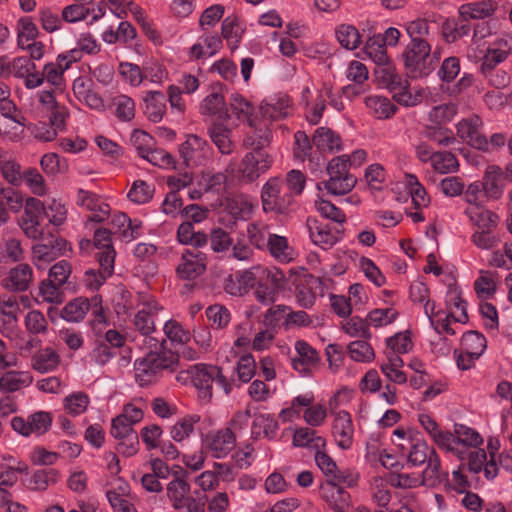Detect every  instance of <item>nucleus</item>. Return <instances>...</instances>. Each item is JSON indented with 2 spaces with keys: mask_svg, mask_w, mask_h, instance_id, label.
Segmentation results:
<instances>
[{
  "mask_svg": "<svg viewBox=\"0 0 512 512\" xmlns=\"http://www.w3.org/2000/svg\"><path fill=\"white\" fill-rule=\"evenodd\" d=\"M269 142L268 135L259 137L258 140L252 137L244 140V145L252 147V151L245 154L238 168V177L243 181L251 183L271 168L273 158L264 150Z\"/></svg>",
  "mask_w": 512,
  "mask_h": 512,
  "instance_id": "nucleus-2",
  "label": "nucleus"
},
{
  "mask_svg": "<svg viewBox=\"0 0 512 512\" xmlns=\"http://www.w3.org/2000/svg\"><path fill=\"white\" fill-rule=\"evenodd\" d=\"M432 166L438 173L447 174L456 172L459 169V162L456 155L450 151L435 152Z\"/></svg>",
  "mask_w": 512,
  "mask_h": 512,
  "instance_id": "nucleus-59",
  "label": "nucleus"
},
{
  "mask_svg": "<svg viewBox=\"0 0 512 512\" xmlns=\"http://www.w3.org/2000/svg\"><path fill=\"white\" fill-rule=\"evenodd\" d=\"M365 104L378 119L391 118L398 110V107L386 97L369 96L365 99Z\"/></svg>",
  "mask_w": 512,
  "mask_h": 512,
  "instance_id": "nucleus-42",
  "label": "nucleus"
},
{
  "mask_svg": "<svg viewBox=\"0 0 512 512\" xmlns=\"http://www.w3.org/2000/svg\"><path fill=\"white\" fill-rule=\"evenodd\" d=\"M76 203L81 207H85L92 214L88 217V221L102 223L111 215V207L103 198L91 191L78 189Z\"/></svg>",
  "mask_w": 512,
  "mask_h": 512,
  "instance_id": "nucleus-17",
  "label": "nucleus"
},
{
  "mask_svg": "<svg viewBox=\"0 0 512 512\" xmlns=\"http://www.w3.org/2000/svg\"><path fill=\"white\" fill-rule=\"evenodd\" d=\"M33 282V269L28 263L19 262L12 267L8 275L2 280L3 286L16 292H24Z\"/></svg>",
  "mask_w": 512,
  "mask_h": 512,
  "instance_id": "nucleus-21",
  "label": "nucleus"
},
{
  "mask_svg": "<svg viewBox=\"0 0 512 512\" xmlns=\"http://www.w3.org/2000/svg\"><path fill=\"white\" fill-rule=\"evenodd\" d=\"M89 308H91L89 298L77 297L63 307L61 317L69 322H79L84 319Z\"/></svg>",
  "mask_w": 512,
  "mask_h": 512,
  "instance_id": "nucleus-44",
  "label": "nucleus"
},
{
  "mask_svg": "<svg viewBox=\"0 0 512 512\" xmlns=\"http://www.w3.org/2000/svg\"><path fill=\"white\" fill-rule=\"evenodd\" d=\"M470 20L465 15L447 18L442 24V36L447 43H454L471 31Z\"/></svg>",
  "mask_w": 512,
  "mask_h": 512,
  "instance_id": "nucleus-25",
  "label": "nucleus"
},
{
  "mask_svg": "<svg viewBox=\"0 0 512 512\" xmlns=\"http://www.w3.org/2000/svg\"><path fill=\"white\" fill-rule=\"evenodd\" d=\"M430 457L426 461L427 467L423 471V478L430 486L440 484L449 485V473L444 471L441 466V460L435 450H431Z\"/></svg>",
  "mask_w": 512,
  "mask_h": 512,
  "instance_id": "nucleus-32",
  "label": "nucleus"
},
{
  "mask_svg": "<svg viewBox=\"0 0 512 512\" xmlns=\"http://www.w3.org/2000/svg\"><path fill=\"white\" fill-rule=\"evenodd\" d=\"M502 178L503 171L501 167L498 165L487 166L483 176V181H481L486 196L496 200L501 197L503 193V187L500 184V181Z\"/></svg>",
  "mask_w": 512,
  "mask_h": 512,
  "instance_id": "nucleus-36",
  "label": "nucleus"
},
{
  "mask_svg": "<svg viewBox=\"0 0 512 512\" xmlns=\"http://www.w3.org/2000/svg\"><path fill=\"white\" fill-rule=\"evenodd\" d=\"M457 112V105L455 103L449 102L434 106L428 114V119L433 124L445 126L453 120Z\"/></svg>",
  "mask_w": 512,
  "mask_h": 512,
  "instance_id": "nucleus-56",
  "label": "nucleus"
},
{
  "mask_svg": "<svg viewBox=\"0 0 512 512\" xmlns=\"http://www.w3.org/2000/svg\"><path fill=\"white\" fill-rule=\"evenodd\" d=\"M257 284L255 295L259 302L269 304L276 301L280 291L288 284L285 273L277 267L257 266Z\"/></svg>",
  "mask_w": 512,
  "mask_h": 512,
  "instance_id": "nucleus-6",
  "label": "nucleus"
},
{
  "mask_svg": "<svg viewBox=\"0 0 512 512\" xmlns=\"http://www.w3.org/2000/svg\"><path fill=\"white\" fill-rule=\"evenodd\" d=\"M386 346L394 353L405 354L413 349V342L411 339V332H398L395 335L386 339Z\"/></svg>",
  "mask_w": 512,
  "mask_h": 512,
  "instance_id": "nucleus-64",
  "label": "nucleus"
},
{
  "mask_svg": "<svg viewBox=\"0 0 512 512\" xmlns=\"http://www.w3.org/2000/svg\"><path fill=\"white\" fill-rule=\"evenodd\" d=\"M363 52L376 64L388 61L387 47L379 33L368 37Z\"/></svg>",
  "mask_w": 512,
  "mask_h": 512,
  "instance_id": "nucleus-49",
  "label": "nucleus"
},
{
  "mask_svg": "<svg viewBox=\"0 0 512 512\" xmlns=\"http://www.w3.org/2000/svg\"><path fill=\"white\" fill-rule=\"evenodd\" d=\"M257 428H263L264 437L273 440L277 436L279 424L274 414H260L252 423L251 435L255 440L259 439L261 434Z\"/></svg>",
  "mask_w": 512,
  "mask_h": 512,
  "instance_id": "nucleus-41",
  "label": "nucleus"
},
{
  "mask_svg": "<svg viewBox=\"0 0 512 512\" xmlns=\"http://www.w3.org/2000/svg\"><path fill=\"white\" fill-rule=\"evenodd\" d=\"M24 259L25 251L19 239L9 237L3 240L2 252L0 253V264L19 263Z\"/></svg>",
  "mask_w": 512,
  "mask_h": 512,
  "instance_id": "nucleus-46",
  "label": "nucleus"
},
{
  "mask_svg": "<svg viewBox=\"0 0 512 512\" xmlns=\"http://www.w3.org/2000/svg\"><path fill=\"white\" fill-rule=\"evenodd\" d=\"M176 238L179 243L194 248H201L208 242V235L201 231L196 232L191 221H184L179 225Z\"/></svg>",
  "mask_w": 512,
  "mask_h": 512,
  "instance_id": "nucleus-37",
  "label": "nucleus"
},
{
  "mask_svg": "<svg viewBox=\"0 0 512 512\" xmlns=\"http://www.w3.org/2000/svg\"><path fill=\"white\" fill-rule=\"evenodd\" d=\"M477 230H495L499 217L496 213L482 206L468 207L464 211Z\"/></svg>",
  "mask_w": 512,
  "mask_h": 512,
  "instance_id": "nucleus-30",
  "label": "nucleus"
},
{
  "mask_svg": "<svg viewBox=\"0 0 512 512\" xmlns=\"http://www.w3.org/2000/svg\"><path fill=\"white\" fill-rule=\"evenodd\" d=\"M497 8L498 3L495 0H482L461 5L458 13L469 20H478L492 16Z\"/></svg>",
  "mask_w": 512,
  "mask_h": 512,
  "instance_id": "nucleus-33",
  "label": "nucleus"
},
{
  "mask_svg": "<svg viewBox=\"0 0 512 512\" xmlns=\"http://www.w3.org/2000/svg\"><path fill=\"white\" fill-rule=\"evenodd\" d=\"M173 472V479L167 485V497L175 510L185 507V499L190 492V484L187 482L188 472L180 466Z\"/></svg>",
  "mask_w": 512,
  "mask_h": 512,
  "instance_id": "nucleus-20",
  "label": "nucleus"
},
{
  "mask_svg": "<svg viewBox=\"0 0 512 512\" xmlns=\"http://www.w3.org/2000/svg\"><path fill=\"white\" fill-rule=\"evenodd\" d=\"M40 32L30 16H24L17 21V43L18 46H23L25 43L35 41Z\"/></svg>",
  "mask_w": 512,
  "mask_h": 512,
  "instance_id": "nucleus-55",
  "label": "nucleus"
},
{
  "mask_svg": "<svg viewBox=\"0 0 512 512\" xmlns=\"http://www.w3.org/2000/svg\"><path fill=\"white\" fill-rule=\"evenodd\" d=\"M60 472L55 468L36 470L28 481V488L35 491H44L50 485L57 483Z\"/></svg>",
  "mask_w": 512,
  "mask_h": 512,
  "instance_id": "nucleus-43",
  "label": "nucleus"
},
{
  "mask_svg": "<svg viewBox=\"0 0 512 512\" xmlns=\"http://www.w3.org/2000/svg\"><path fill=\"white\" fill-rule=\"evenodd\" d=\"M461 347L465 351L482 355L487 347V341L482 333L471 330L463 334L461 338Z\"/></svg>",
  "mask_w": 512,
  "mask_h": 512,
  "instance_id": "nucleus-61",
  "label": "nucleus"
},
{
  "mask_svg": "<svg viewBox=\"0 0 512 512\" xmlns=\"http://www.w3.org/2000/svg\"><path fill=\"white\" fill-rule=\"evenodd\" d=\"M160 309L155 301L145 303L132 320L135 330L144 336L152 334L155 331L154 317Z\"/></svg>",
  "mask_w": 512,
  "mask_h": 512,
  "instance_id": "nucleus-26",
  "label": "nucleus"
},
{
  "mask_svg": "<svg viewBox=\"0 0 512 512\" xmlns=\"http://www.w3.org/2000/svg\"><path fill=\"white\" fill-rule=\"evenodd\" d=\"M231 130L222 123H213L208 128V134L212 142L222 154H231L235 145L231 140Z\"/></svg>",
  "mask_w": 512,
  "mask_h": 512,
  "instance_id": "nucleus-38",
  "label": "nucleus"
},
{
  "mask_svg": "<svg viewBox=\"0 0 512 512\" xmlns=\"http://www.w3.org/2000/svg\"><path fill=\"white\" fill-rule=\"evenodd\" d=\"M225 89L226 86L219 81L213 82L210 85V92L200 105V110L203 115L217 116L222 120L231 118L223 94Z\"/></svg>",
  "mask_w": 512,
  "mask_h": 512,
  "instance_id": "nucleus-15",
  "label": "nucleus"
},
{
  "mask_svg": "<svg viewBox=\"0 0 512 512\" xmlns=\"http://www.w3.org/2000/svg\"><path fill=\"white\" fill-rule=\"evenodd\" d=\"M406 32L410 42L416 44L418 41H429L430 25L427 19L417 18L406 24Z\"/></svg>",
  "mask_w": 512,
  "mask_h": 512,
  "instance_id": "nucleus-60",
  "label": "nucleus"
},
{
  "mask_svg": "<svg viewBox=\"0 0 512 512\" xmlns=\"http://www.w3.org/2000/svg\"><path fill=\"white\" fill-rule=\"evenodd\" d=\"M39 101L43 105L44 109L47 111L48 115H53V118L56 122L62 124V119L57 120L59 116H69V111L65 105H61L56 101L54 96V91L44 90L39 93Z\"/></svg>",
  "mask_w": 512,
  "mask_h": 512,
  "instance_id": "nucleus-58",
  "label": "nucleus"
},
{
  "mask_svg": "<svg viewBox=\"0 0 512 512\" xmlns=\"http://www.w3.org/2000/svg\"><path fill=\"white\" fill-rule=\"evenodd\" d=\"M203 443L214 458L226 457L236 446V436L230 427L209 432Z\"/></svg>",
  "mask_w": 512,
  "mask_h": 512,
  "instance_id": "nucleus-16",
  "label": "nucleus"
},
{
  "mask_svg": "<svg viewBox=\"0 0 512 512\" xmlns=\"http://www.w3.org/2000/svg\"><path fill=\"white\" fill-rule=\"evenodd\" d=\"M339 396L340 392H337L329 400L330 413L334 416L332 436L341 449L349 450L353 445L355 429L351 414L345 410L337 411Z\"/></svg>",
  "mask_w": 512,
  "mask_h": 512,
  "instance_id": "nucleus-8",
  "label": "nucleus"
},
{
  "mask_svg": "<svg viewBox=\"0 0 512 512\" xmlns=\"http://www.w3.org/2000/svg\"><path fill=\"white\" fill-rule=\"evenodd\" d=\"M207 257L204 253L186 249L181 256V262L176 268V274L181 280H195L206 271Z\"/></svg>",
  "mask_w": 512,
  "mask_h": 512,
  "instance_id": "nucleus-18",
  "label": "nucleus"
},
{
  "mask_svg": "<svg viewBox=\"0 0 512 512\" xmlns=\"http://www.w3.org/2000/svg\"><path fill=\"white\" fill-rule=\"evenodd\" d=\"M102 302V296L99 294L89 299L91 305V308H89L91 312L90 326L95 332H102L103 327L110 324L109 308L104 307Z\"/></svg>",
  "mask_w": 512,
  "mask_h": 512,
  "instance_id": "nucleus-39",
  "label": "nucleus"
},
{
  "mask_svg": "<svg viewBox=\"0 0 512 512\" xmlns=\"http://www.w3.org/2000/svg\"><path fill=\"white\" fill-rule=\"evenodd\" d=\"M447 304L460 311L459 315H455L453 312L449 313V316L455 322L466 323L469 320L467 313V303L462 298L461 290L456 285H450L447 292Z\"/></svg>",
  "mask_w": 512,
  "mask_h": 512,
  "instance_id": "nucleus-48",
  "label": "nucleus"
},
{
  "mask_svg": "<svg viewBox=\"0 0 512 512\" xmlns=\"http://www.w3.org/2000/svg\"><path fill=\"white\" fill-rule=\"evenodd\" d=\"M405 179L414 208L420 209L421 207H427L430 204V197L425 187L419 182L417 176L406 173Z\"/></svg>",
  "mask_w": 512,
  "mask_h": 512,
  "instance_id": "nucleus-45",
  "label": "nucleus"
},
{
  "mask_svg": "<svg viewBox=\"0 0 512 512\" xmlns=\"http://www.w3.org/2000/svg\"><path fill=\"white\" fill-rule=\"evenodd\" d=\"M327 173L329 180L318 183V189L321 185L328 193L332 195H345L349 193L357 183V177L350 173L349 160L346 155H340L332 158L327 164Z\"/></svg>",
  "mask_w": 512,
  "mask_h": 512,
  "instance_id": "nucleus-5",
  "label": "nucleus"
},
{
  "mask_svg": "<svg viewBox=\"0 0 512 512\" xmlns=\"http://www.w3.org/2000/svg\"><path fill=\"white\" fill-rule=\"evenodd\" d=\"M68 117L59 116L57 120L62 119V124L56 122L53 115H48L49 122L39 121L30 127L31 133L38 140L50 142L56 139L58 132H62L66 129V119Z\"/></svg>",
  "mask_w": 512,
  "mask_h": 512,
  "instance_id": "nucleus-28",
  "label": "nucleus"
},
{
  "mask_svg": "<svg viewBox=\"0 0 512 512\" xmlns=\"http://www.w3.org/2000/svg\"><path fill=\"white\" fill-rule=\"evenodd\" d=\"M266 250L270 255L281 263H289L295 258V250L289 245L288 239L285 236L271 234Z\"/></svg>",
  "mask_w": 512,
  "mask_h": 512,
  "instance_id": "nucleus-34",
  "label": "nucleus"
},
{
  "mask_svg": "<svg viewBox=\"0 0 512 512\" xmlns=\"http://www.w3.org/2000/svg\"><path fill=\"white\" fill-rule=\"evenodd\" d=\"M154 193L155 186L153 184L139 179L133 182L127 197L136 204H146L152 200Z\"/></svg>",
  "mask_w": 512,
  "mask_h": 512,
  "instance_id": "nucleus-54",
  "label": "nucleus"
},
{
  "mask_svg": "<svg viewBox=\"0 0 512 512\" xmlns=\"http://www.w3.org/2000/svg\"><path fill=\"white\" fill-rule=\"evenodd\" d=\"M284 182V189L289 192V194L295 199V196H300L305 188L306 184V176L300 170H290L285 179H282Z\"/></svg>",
  "mask_w": 512,
  "mask_h": 512,
  "instance_id": "nucleus-63",
  "label": "nucleus"
},
{
  "mask_svg": "<svg viewBox=\"0 0 512 512\" xmlns=\"http://www.w3.org/2000/svg\"><path fill=\"white\" fill-rule=\"evenodd\" d=\"M111 107L120 121L128 122L135 116V102L127 95L121 94L112 98Z\"/></svg>",
  "mask_w": 512,
  "mask_h": 512,
  "instance_id": "nucleus-51",
  "label": "nucleus"
},
{
  "mask_svg": "<svg viewBox=\"0 0 512 512\" xmlns=\"http://www.w3.org/2000/svg\"><path fill=\"white\" fill-rule=\"evenodd\" d=\"M228 109L241 121H248L254 113V106L237 93L231 96Z\"/></svg>",
  "mask_w": 512,
  "mask_h": 512,
  "instance_id": "nucleus-62",
  "label": "nucleus"
},
{
  "mask_svg": "<svg viewBox=\"0 0 512 512\" xmlns=\"http://www.w3.org/2000/svg\"><path fill=\"white\" fill-rule=\"evenodd\" d=\"M335 34L340 45L348 50L358 48L361 43V35L353 25L341 24L336 28Z\"/></svg>",
  "mask_w": 512,
  "mask_h": 512,
  "instance_id": "nucleus-50",
  "label": "nucleus"
},
{
  "mask_svg": "<svg viewBox=\"0 0 512 512\" xmlns=\"http://www.w3.org/2000/svg\"><path fill=\"white\" fill-rule=\"evenodd\" d=\"M483 122L480 116L473 114L467 118L461 119L456 124V134L465 143L471 147L487 151L489 142L480 132Z\"/></svg>",
  "mask_w": 512,
  "mask_h": 512,
  "instance_id": "nucleus-14",
  "label": "nucleus"
},
{
  "mask_svg": "<svg viewBox=\"0 0 512 512\" xmlns=\"http://www.w3.org/2000/svg\"><path fill=\"white\" fill-rule=\"evenodd\" d=\"M319 493L334 512H347L351 505L350 493L334 482L323 481L320 484Z\"/></svg>",
  "mask_w": 512,
  "mask_h": 512,
  "instance_id": "nucleus-19",
  "label": "nucleus"
},
{
  "mask_svg": "<svg viewBox=\"0 0 512 512\" xmlns=\"http://www.w3.org/2000/svg\"><path fill=\"white\" fill-rule=\"evenodd\" d=\"M94 249L98 251L95 253V258L98 263H104V258L107 257L115 265L116 251L112 242V233L109 229L98 228L93 236Z\"/></svg>",
  "mask_w": 512,
  "mask_h": 512,
  "instance_id": "nucleus-27",
  "label": "nucleus"
},
{
  "mask_svg": "<svg viewBox=\"0 0 512 512\" xmlns=\"http://www.w3.org/2000/svg\"><path fill=\"white\" fill-rule=\"evenodd\" d=\"M143 112L151 122H160L167 110V98L162 91H147L143 97Z\"/></svg>",
  "mask_w": 512,
  "mask_h": 512,
  "instance_id": "nucleus-23",
  "label": "nucleus"
},
{
  "mask_svg": "<svg viewBox=\"0 0 512 512\" xmlns=\"http://www.w3.org/2000/svg\"><path fill=\"white\" fill-rule=\"evenodd\" d=\"M166 344L165 339L158 341L150 337L151 350L144 357L135 360V380L141 387L157 383L165 371H176L180 361L179 354L168 349Z\"/></svg>",
  "mask_w": 512,
  "mask_h": 512,
  "instance_id": "nucleus-1",
  "label": "nucleus"
},
{
  "mask_svg": "<svg viewBox=\"0 0 512 512\" xmlns=\"http://www.w3.org/2000/svg\"><path fill=\"white\" fill-rule=\"evenodd\" d=\"M313 144L317 148V153H335L342 149V139L339 134L328 127H318L312 138Z\"/></svg>",
  "mask_w": 512,
  "mask_h": 512,
  "instance_id": "nucleus-24",
  "label": "nucleus"
},
{
  "mask_svg": "<svg viewBox=\"0 0 512 512\" xmlns=\"http://www.w3.org/2000/svg\"><path fill=\"white\" fill-rule=\"evenodd\" d=\"M104 263H99V269H88L83 276V282L90 290H98L114 273L113 262L104 258Z\"/></svg>",
  "mask_w": 512,
  "mask_h": 512,
  "instance_id": "nucleus-35",
  "label": "nucleus"
},
{
  "mask_svg": "<svg viewBox=\"0 0 512 512\" xmlns=\"http://www.w3.org/2000/svg\"><path fill=\"white\" fill-rule=\"evenodd\" d=\"M295 298L298 305L310 309L316 301L317 295H324V279L310 273L295 276Z\"/></svg>",
  "mask_w": 512,
  "mask_h": 512,
  "instance_id": "nucleus-11",
  "label": "nucleus"
},
{
  "mask_svg": "<svg viewBox=\"0 0 512 512\" xmlns=\"http://www.w3.org/2000/svg\"><path fill=\"white\" fill-rule=\"evenodd\" d=\"M424 136L439 146H450L456 139L451 129L441 125H427L423 131Z\"/></svg>",
  "mask_w": 512,
  "mask_h": 512,
  "instance_id": "nucleus-52",
  "label": "nucleus"
},
{
  "mask_svg": "<svg viewBox=\"0 0 512 512\" xmlns=\"http://www.w3.org/2000/svg\"><path fill=\"white\" fill-rule=\"evenodd\" d=\"M210 149V145L205 139L190 134L180 144L179 156L186 167H198L205 164Z\"/></svg>",
  "mask_w": 512,
  "mask_h": 512,
  "instance_id": "nucleus-13",
  "label": "nucleus"
},
{
  "mask_svg": "<svg viewBox=\"0 0 512 512\" xmlns=\"http://www.w3.org/2000/svg\"><path fill=\"white\" fill-rule=\"evenodd\" d=\"M186 374L190 377L192 385L196 388L198 398L204 403H208L212 399L214 382L224 390L226 395L232 391L230 380L223 375L222 368L219 366L198 363L191 366L186 371Z\"/></svg>",
  "mask_w": 512,
  "mask_h": 512,
  "instance_id": "nucleus-3",
  "label": "nucleus"
},
{
  "mask_svg": "<svg viewBox=\"0 0 512 512\" xmlns=\"http://www.w3.org/2000/svg\"><path fill=\"white\" fill-rule=\"evenodd\" d=\"M201 417L197 414L186 415L171 428V437L177 442L188 438L194 431V425L200 422Z\"/></svg>",
  "mask_w": 512,
  "mask_h": 512,
  "instance_id": "nucleus-57",
  "label": "nucleus"
},
{
  "mask_svg": "<svg viewBox=\"0 0 512 512\" xmlns=\"http://www.w3.org/2000/svg\"><path fill=\"white\" fill-rule=\"evenodd\" d=\"M409 443L410 450L408 453V463L412 466H420L428 460L430 457L431 450H435L430 447L425 440L421 438L420 432H413L409 430Z\"/></svg>",
  "mask_w": 512,
  "mask_h": 512,
  "instance_id": "nucleus-29",
  "label": "nucleus"
},
{
  "mask_svg": "<svg viewBox=\"0 0 512 512\" xmlns=\"http://www.w3.org/2000/svg\"><path fill=\"white\" fill-rule=\"evenodd\" d=\"M299 358L293 360L296 370H306L307 366L315 365L319 361L318 352L304 340H298L295 344Z\"/></svg>",
  "mask_w": 512,
  "mask_h": 512,
  "instance_id": "nucleus-47",
  "label": "nucleus"
},
{
  "mask_svg": "<svg viewBox=\"0 0 512 512\" xmlns=\"http://www.w3.org/2000/svg\"><path fill=\"white\" fill-rule=\"evenodd\" d=\"M294 158L298 161L304 162L309 160L310 164L319 167L325 163V157L317 152L312 153V143L308 135L304 131H297L294 134Z\"/></svg>",
  "mask_w": 512,
  "mask_h": 512,
  "instance_id": "nucleus-22",
  "label": "nucleus"
},
{
  "mask_svg": "<svg viewBox=\"0 0 512 512\" xmlns=\"http://www.w3.org/2000/svg\"><path fill=\"white\" fill-rule=\"evenodd\" d=\"M48 211L44 203L34 197L26 199L24 213L19 220L23 233L30 239H38L44 234L45 220Z\"/></svg>",
  "mask_w": 512,
  "mask_h": 512,
  "instance_id": "nucleus-9",
  "label": "nucleus"
},
{
  "mask_svg": "<svg viewBox=\"0 0 512 512\" xmlns=\"http://www.w3.org/2000/svg\"><path fill=\"white\" fill-rule=\"evenodd\" d=\"M205 314L209 326L213 329H224L231 321L230 311L222 304L210 305Z\"/></svg>",
  "mask_w": 512,
  "mask_h": 512,
  "instance_id": "nucleus-53",
  "label": "nucleus"
},
{
  "mask_svg": "<svg viewBox=\"0 0 512 512\" xmlns=\"http://www.w3.org/2000/svg\"><path fill=\"white\" fill-rule=\"evenodd\" d=\"M405 73L410 79H421L429 76L437 66V58L431 57L429 41L408 43L402 53Z\"/></svg>",
  "mask_w": 512,
  "mask_h": 512,
  "instance_id": "nucleus-4",
  "label": "nucleus"
},
{
  "mask_svg": "<svg viewBox=\"0 0 512 512\" xmlns=\"http://www.w3.org/2000/svg\"><path fill=\"white\" fill-rule=\"evenodd\" d=\"M306 225L312 242L323 250L331 249L344 234L343 226H335L314 217H308Z\"/></svg>",
  "mask_w": 512,
  "mask_h": 512,
  "instance_id": "nucleus-12",
  "label": "nucleus"
},
{
  "mask_svg": "<svg viewBox=\"0 0 512 512\" xmlns=\"http://www.w3.org/2000/svg\"><path fill=\"white\" fill-rule=\"evenodd\" d=\"M37 243L32 246L31 256L33 263L40 266L41 263H49L56 258L71 251V244L59 235L48 233L39 237Z\"/></svg>",
  "mask_w": 512,
  "mask_h": 512,
  "instance_id": "nucleus-10",
  "label": "nucleus"
},
{
  "mask_svg": "<svg viewBox=\"0 0 512 512\" xmlns=\"http://www.w3.org/2000/svg\"><path fill=\"white\" fill-rule=\"evenodd\" d=\"M60 364V356L50 347L38 351L32 357V368L40 373L54 371Z\"/></svg>",
  "mask_w": 512,
  "mask_h": 512,
  "instance_id": "nucleus-40",
  "label": "nucleus"
},
{
  "mask_svg": "<svg viewBox=\"0 0 512 512\" xmlns=\"http://www.w3.org/2000/svg\"><path fill=\"white\" fill-rule=\"evenodd\" d=\"M33 382V376L28 371L10 370L0 377V391L13 393L23 387H28Z\"/></svg>",
  "mask_w": 512,
  "mask_h": 512,
  "instance_id": "nucleus-31",
  "label": "nucleus"
},
{
  "mask_svg": "<svg viewBox=\"0 0 512 512\" xmlns=\"http://www.w3.org/2000/svg\"><path fill=\"white\" fill-rule=\"evenodd\" d=\"M261 200L265 212L285 214L293 209L295 199L284 189V182L279 177L270 178L263 186Z\"/></svg>",
  "mask_w": 512,
  "mask_h": 512,
  "instance_id": "nucleus-7",
  "label": "nucleus"
}]
</instances>
